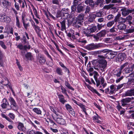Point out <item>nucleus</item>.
I'll return each mask as SVG.
<instances>
[{"label":"nucleus","instance_id":"obj_1","mask_svg":"<svg viewBox=\"0 0 134 134\" xmlns=\"http://www.w3.org/2000/svg\"><path fill=\"white\" fill-rule=\"evenodd\" d=\"M104 44L102 43H92L87 45L85 47V48L88 50L91 51L100 48L104 47Z\"/></svg>","mask_w":134,"mask_h":134},{"label":"nucleus","instance_id":"obj_2","mask_svg":"<svg viewBox=\"0 0 134 134\" xmlns=\"http://www.w3.org/2000/svg\"><path fill=\"white\" fill-rule=\"evenodd\" d=\"M106 34L105 30H103L96 34V35H94L93 37L97 41L99 40H101V38L104 37Z\"/></svg>","mask_w":134,"mask_h":134},{"label":"nucleus","instance_id":"obj_3","mask_svg":"<svg viewBox=\"0 0 134 134\" xmlns=\"http://www.w3.org/2000/svg\"><path fill=\"white\" fill-rule=\"evenodd\" d=\"M37 59L38 63L41 65L45 64L46 62V58L43 54L39 53L36 56Z\"/></svg>","mask_w":134,"mask_h":134},{"label":"nucleus","instance_id":"obj_4","mask_svg":"<svg viewBox=\"0 0 134 134\" xmlns=\"http://www.w3.org/2000/svg\"><path fill=\"white\" fill-rule=\"evenodd\" d=\"M107 62L104 59H101L99 60V64H98V67L102 71H104V69L107 66Z\"/></svg>","mask_w":134,"mask_h":134},{"label":"nucleus","instance_id":"obj_5","mask_svg":"<svg viewBox=\"0 0 134 134\" xmlns=\"http://www.w3.org/2000/svg\"><path fill=\"white\" fill-rule=\"evenodd\" d=\"M126 58V55L125 53H120L116 57V61L119 62L124 60Z\"/></svg>","mask_w":134,"mask_h":134},{"label":"nucleus","instance_id":"obj_6","mask_svg":"<svg viewBox=\"0 0 134 134\" xmlns=\"http://www.w3.org/2000/svg\"><path fill=\"white\" fill-rule=\"evenodd\" d=\"M117 54V52H114L112 50H110L109 52L106 54L105 55L107 58L109 59H111L114 58Z\"/></svg>","mask_w":134,"mask_h":134},{"label":"nucleus","instance_id":"obj_7","mask_svg":"<svg viewBox=\"0 0 134 134\" xmlns=\"http://www.w3.org/2000/svg\"><path fill=\"white\" fill-rule=\"evenodd\" d=\"M1 5L4 8H7L11 5V3L7 0H1Z\"/></svg>","mask_w":134,"mask_h":134},{"label":"nucleus","instance_id":"obj_8","mask_svg":"<svg viewBox=\"0 0 134 134\" xmlns=\"http://www.w3.org/2000/svg\"><path fill=\"white\" fill-rule=\"evenodd\" d=\"M66 109L73 116H75V112L74 111L73 109L71 106L69 104H67L65 105Z\"/></svg>","mask_w":134,"mask_h":134},{"label":"nucleus","instance_id":"obj_9","mask_svg":"<svg viewBox=\"0 0 134 134\" xmlns=\"http://www.w3.org/2000/svg\"><path fill=\"white\" fill-rule=\"evenodd\" d=\"M122 12V14L123 16H125L128 15L130 13H132V10L130 9L124 8L121 9Z\"/></svg>","mask_w":134,"mask_h":134},{"label":"nucleus","instance_id":"obj_10","mask_svg":"<svg viewBox=\"0 0 134 134\" xmlns=\"http://www.w3.org/2000/svg\"><path fill=\"white\" fill-rule=\"evenodd\" d=\"M130 98L129 97L123 98L121 99V105L122 106H125L127 105V103H129L130 101Z\"/></svg>","mask_w":134,"mask_h":134},{"label":"nucleus","instance_id":"obj_11","mask_svg":"<svg viewBox=\"0 0 134 134\" xmlns=\"http://www.w3.org/2000/svg\"><path fill=\"white\" fill-rule=\"evenodd\" d=\"M3 103L1 104V107L3 109L7 108V107L9 105V104L7 100L4 98L3 100Z\"/></svg>","mask_w":134,"mask_h":134},{"label":"nucleus","instance_id":"obj_12","mask_svg":"<svg viewBox=\"0 0 134 134\" xmlns=\"http://www.w3.org/2000/svg\"><path fill=\"white\" fill-rule=\"evenodd\" d=\"M19 108V107L16 103L11 104L10 107L9 108H7V110L12 109L13 110L17 111Z\"/></svg>","mask_w":134,"mask_h":134},{"label":"nucleus","instance_id":"obj_13","mask_svg":"<svg viewBox=\"0 0 134 134\" xmlns=\"http://www.w3.org/2000/svg\"><path fill=\"white\" fill-rule=\"evenodd\" d=\"M57 95L59 99V102L63 104H64L66 102H67V101L65 99L64 97L63 94H58Z\"/></svg>","mask_w":134,"mask_h":134},{"label":"nucleus","instance_id":"obj_14","mask_svg":"<svg viewBox=\"0 0 134 134\" xmlns=\"http://www.w3.org/2000/svg\"><path fill=\"white\" fill-rule=\"evenodd\" d=\"M54 120L57 122V123L61 125H64L65 123V120L61 118H57L56 119H54L53 117Z\"/></svg>","mask_w":134,"mask_h":134},{"label":"nucleus","instance_id":"obj_15","mask_svg":"<svg viewBox=\"0 0 134 134\" xmlns=\"http://www.w3.org/2000/svg\"><path fill=\"white\" fill-rule=\"evenodd\" d=\"M84 7L81 4H79L76 7V12L80 13L83 12L84 10Z\"/></svg>","mask_w":134,"mask_h":134},{"label":"nucleus","instance_id":"obj_16","mask_svg":"<svg viewBox=\"0 0 134 134\" xmlns=\"http://www.w3.org/2000/svg\"><path fill=\"white\" fill-rule=\"evenodd\" d=\"M116 85H111L110 87V90L109 91V93L110 94H113L117 91Z\"/></svg>","mask_w":134,"mask_h":134},{"label":"nucleus","instance_id":"obj_17","mask_svg":"<svg viewBox=\"0 0 134 134\" xmlns=\"http://www.w3.org/2000/svg\"><path fill=\"white\" fill-rule=\"evenodd\" d=\"M124 95L125 96H134V89L127 91L125 92Z\"/></svg>","mask_w":134,"mask_h":134},{"label":"nucleus","instance_id":"obj_18","mask_svg":"<svg viewBox=\"0 0 134 134\" xmlns=\"http://www.w3.org/2000/svg\"><path fill=\"white\" fill-rule=\"evenodd\" d=\"M82 22L79 21L77 20L73 23V26L74 27L76 28L81 27L82 26Z\"/></svg>","mask_w":134,"mask_h":134},{"label":"nucleus","instance_id":"obj_19","mask_svg":"<svg viewBox=\"0 0 134 134\" xmlns=\"http://www.w3.org/2000/svg\"><path fill=\"white\" fill-rule=\"evenodd\" d=\"M96 115L92 117L93 120L94 121L97 123H100L101 121L98 120V119L100 118V117L98 116V115L96 112Z\"/></svg>","mask_w":134,"mask_h":134},{"label":"nucleus","instance_id":"obj_20","mask_svg":"<svg viewBox=\"0 0 134 134\" xmlns=\"http://www.w3.org/2000/svg\"><path fill=\"white\" fill-rule=\"evenodd\" d=\"M18 129L21 131L24 132L25 131V128L23 124L21 122L18 123Z\"/></svg>","mask_w":134,"mask_h":134},{"label":"nucleus","instance_id":"obj_21","mask_svg":"<svg viewBox=\"0 0 134 134\" xmlns=\"http://www.w3.org/2000/svg\"><path fill=\"white\" fill-rule=\"evenodd\" d=\"M121 16V14L120 13L118 14L115 17L114 20L115 22V25L117 23H120Z\"/></svg>","mask_w":134,"mask_h":134},{"label":"nucleus","instance_id":"obj_22","mask_svg":"<svg viewBox=\"0 0 134 134\" xmlns=\"http://www.w3.org/2000/svg\"><path fill=\"white\" fill-rule=\"evenodd\" d=\"M25 57L28 60H32L33 59V57L32 53L30 52H27L25 54Z\"/></svg>","mask_w":134,"mask_h":134},{"label":"nucleus","instance_id":"obj_23","mask_svg":"<svg viewBox=\"0 0 134 134\" xmlns=\"http://www.w3.org/2000/svg\"><path fill=\"white\" fill-rule=\"evenodd\" d=\"M91 32L89 29H87L86 30H84L83 32V34L85 35L86 36L88 37L92 36L93 35L91 34Z\"/></svg>","mask_w":134,"mask_h":134},{"label":"nucleus","instance_id":"obj_24","mask_svg":"<svg viewBox=\"0 0 134 134\" xmlns=\"http://www.w3.org/2000/svg\"><path fill=\"white\" fill-rule=\"evenodd\" d=\"M96 18V16L94 14L92 13L91 14L88 16V21L92 22Z\"/></svg>","mask_w":134,"mask_h":134},{"label":"nucleus","instance_id":"obj_25","mask_svg":"<svg viewBox=\"0 0 134 134\" xmlns=\"http://www.w3.org/2000/svg\"><path fill=\"white\" fill-rule=\"evenodd\" d=\"M118 26H116L115 24L112 28L110 29V31L111 32L113 33L114 32H118L119 29H118Z\"/></svg>","mask_w":134,"mask_h":134},{"label":"nucleus","instance_id":"obj_26","mask_svg":"<svg viewBox=\"0 0 134 134\" xmlns=\"http://www.w3.org/2000/svg\"><path fill=\"white\" fill-rule=\"evenodd\" d=\"M118 29L120 30H124L126 27L125 25L123 23H121L119 24L118 25Z\"/></svg>","mask_w":134,"mask_h":134},{"label":"nucleus","instance_id":"obj_27","mask_svg":"<svg viewBox=\"0 0 134 134\" xmlns=\"http://www.w3.org/2000/svg\"><path fill=\"white\" fill-rule=\"evenodd\" d=\"M21 42L24 44H29L28 41H27L26 37L24 35L22 36V37L20 39Z\"/></svg>","mask_w":134,"mask_h":134},{"label":"nucleus","instance_id":"obj_28","mask_svg":"<svg viewBox=\"0 0 134 134\" xmlns=\"http://www.w3.org/2000/svg\"><path fill=\"white\" fill-rule=\"evenodd\" d=\"M133 70L132 68L131 67L125 68L123 70V71L125 73L128 74L130 73Z\"/></svg>","mask_w":134,"mask_h":134},{"label":"nucleus","instance_id":"obj_29","mask_svg":"<svg viewBox=\"0 0 134 134\" xmlns=\"http://www.w3.org/2000/svg\"><path fill=\"white\" fill-rule=\"evenodd\" d=\"M65 22L66 21L65 19H63L62 22H60L62 27L61 30L62 31H63L64 30H65L66 29Z\"/></svg>","mask_w":134,"mask_h":134},{"label":"nucleus","instance_id":"obj_30","mask_svg":"<svg viewBox=\"0 0 134 134\" xmlns=\"http://www.w3.org/2000/svg\"><path fill=\"white\" fill-rule=\"evenodd\" d=\"M6 81L7 82V83L4 84V85L5 86H6L7 87H8L12 92L13 93H14V91L10 83L9 82V81L8 80H6Z\"/></svg>","mask_w":134,"mask_h":134},{"label":"nucleus","instance_id":"obj_31","mask_svg":"<svg viewBox=\"0 0 134 134\" xmlns=\"http://www.w3.org/2000/svg\"><path fill=\"white\" fill-rule=\"evenodd\" d=\"M105 13L103 11H99L95 15L96 17L97 16L98 17H100L104 16V15Z\"/></svg>","mask_w":134,"mask_h":134},{"label":"nucleus","instance_id":"obj_32","mask_svg":"<svg viewBox=\"0 0 134 134\" xmlns=\"http://www.w3.org/2000/svg\"><path fill=\"white\" fill-rule=\"evenodd\" d=\"M91 9L90 7L88 6H87L86 8L85 11V14L86 15H87L88 14L89 15L91 14V12H90Z\"/></svg>","mask_w":134,"mask_h":134},{"label":"nucleus","instance_id":"obj_33","mask_svg":"<svg viewBox=\"0 0 134 134\" xmlns=\"http://www.w3.org/2000/svg\"><path fill=\"white\" fill-rule=\"evenodd\" d=\"M84 17V14L81 13L79 14L77 18V20L80 21L83 20Z\"/></svg>","mask_w":134,"mask_h":134},{"label":"nucleus","instance_id":"obj_34","mask_svg":"<svg viewBox=\"0 0 134 134\" xmlns=\"http://www.w3.org/2000/svg\"><path fill=\"white\" fill-rule=\"evenodd\" d=\"M65 86L69 89L72 91H74V89L72 87L70 84L67 81L65 82Z\"/></svg>","mask_w":134,"mask_h":134},{"label":"nucleus","instance_id":"obj_35","mask_svg":"<svg viewBox=\"0 0 134 134\" xmlns=\"http://www.w3.org/2000/svg\"><path fill=\"white\" fill-rule=\"evenodd\" d=\"M56 72L59 75H62L63 74V73L62 69L59 67L57 68Z\"/></svg>","mask_w":134,"mask_h":134},{"label":"nucleus","instance_id":"obj_36","mask_svg":"<svg viewBox=\"0 0 134 134\" xmlns=\"http://www.w3.org/2000/svg\"><path fill=\"white\" fill-rule=\"evenodd\" d=\"M32 110L37 114H41V111L39 108H35L33 109Z\"/></svg>","mask_w":134,"mask_h":134},{"label":"nucleus","instance_id":"obj_37","mask_svg":"<svg viewBox=\"0 0 134 134\" xmlns=\"http://www.w3.org/2000/svg\"><path fill=\"white\" fill-rule=\"evenodd\" d=\"M122 72V70L121 69L119 70L116 71L114 74L115 76H117V77H120Z\"/></svg>","mask_w":134,"mask_h":134},{"label":"nucleus","instance_id":"obj_38","mask_svg":"<svg viewBox=\"0 0 134 134\" xmlns=\"http://www.w3.org/2000/svg\"><path fill=\"white\" fill-rule=\"evenodd\" d=\"M1 116L3 118L7 120L10 122H12V120L8 117L5 114L1 113Z\"/></svg>","mask_w":134,"mask_h":134},{"label":"nucleus","instance_id":"obj_39","mask_svg":"<svg viewBox=\"0 0 134 134\" xmlns=\"http://www.w3.org/2000/svg\"><path fill=\"white\" fill-rule=\"evenodd\" d=\"M89 29L91 33H93L96 31L97 29V27L96 26L94 25L91 26Z\"/></svg>","mask_w":134,"mask_h":134},{"label":"nucleus","instance_id":"obj_40","mask_svg":"<svg viewBox=\"0 0 134 134\" xmlns=\"http://www.w3.org/2000/svg\"><path fill=\"white\" fill-rule=\"evenodd\" d=\"M36 32L38 35H39V33L41 31V30L40 29V27L37 25L35 26V27H34Z\"/></svg>","mask_w":134,"mask_h":134},{"label":"nucleus","instance_id":"obj_41","mask_svg":"<svg viewBox=\"0 0 134 134\" xmlns=\"http://www.w3.org/2000/svg\"><path fill=\"white\" fill-rule=\"evenodd\" d=\"M62 13L60 10H58L57 11V13L55 14V15L57 18H58L61 17L62 15Z\"/></svg>","mask_w":134,"mask_h":134},{"label":"nucleus","instance_id":"obj_42","mask_svg":"<svg viewBox=\"0 0 134 134\" xmlns=\"http://www.w3.org/2000/svg\"><path fill=\"white\" fill-rule=\"evenodd\" d=\"M16 25L19 28H20L21 27V26L20 25L19 20L18 18V16H16Z\"/></svg>","mask_w":134,"mask_h":134},{"label":"nucleus","instance_id":"obj_43","mask_svg":"<svg viewBox=\"0 0 134 134\" xmlns=\"http://www.w3.org/2000/svg\"><path fill=\"white\" fill-rule=\"evenodd\" d=\"M62 92L64 94L68 95L66 90L62 85L60 86Z\"/></svg>","mask_w":134,"mask_h":134},{"label":"nucleus","instance_id":"obj_44","mask_svg":"<svg viewBox=\"0 0 134 134\" xmlns=\"http://www.w3.org/2000/svg\"><path fill=\"white\" fill-rule=\"evenodd\" d=\"M44 54L47 56L49 58L51 59V60H53V59L51 56L49 54L48 52L46 50H44L43 51Z\"/></svg>","mask_w":134,"mask_h":134},{"label":"nucleus","instance_id":"obj_45","mask_svg":"<svg viewBox=\"0 0 134 134\" xmlns=\"http://www.w3.org/2000/svg\"><path fill=\"white\" fill-rule=\"evenodd\" d=\"M115 22L114 20L110 21L108 22L107 24V26L108 27H110L114 24Z\"/></svg>","mask_w":134,"mask_h":134},{"label":"nucleus","instance_id":"obj_46","mask_svg":"<svg viewBox=\"0 0 134 134\" xmlns=\"http://www.w3.org/2000/svg\"><path fill=\"white\" fill-rule=\"evenodd\" d=\"M8 100L10 102L11 104L16 103V102L14 99L11 97H10L8 99Z\"/></svg>","mask_w":134,"mask_h":134},{"label":"nucleus","instance_id":"obj_47","mask_svg":"<svg viewBox=\"0 0 134 134\" xmlns=\"http://www.w3.org/2000/svg\"><path fill=\"white\" fill-rule=\"evenodd\" d=\"M93 77L95 80H98L97 77L99 75L98 72L96 71H94L93 72Z\"/></svg>","mask_w":134,"mask_h":134},{"label":"nucleus","instance_id":"obj_48","mask_svg":"<svg viewBox=\"0 0 134 134\" xmlns=\"http://www.w3.org/2000/svg\"><path fill=\"white\" fill-rule=\"evenodd\" d=\"M61 11V12H63L62 13L63 14L69 13V9L68 8H63Z\"/></svg>","mask_w":134,"mask_h":134},{"label":"nucleus","instance_id":"obj_49","mask_svg":"<svg viewBox=\"0 0 134 134\" xmlns=\"http://www.w3.org/2000/svg\"><path fill=\"white\" fill-rule=\"evenodd\" d=\"M80 2V0H74L73 4L77 6V5L81 4Z\"/></svg>","mask_w":134,"mask_h":134},{"label":"nucleus","instance_id":"obj_50","mask_svg":"<svg viewBox=\"0 0 134 134\" xmlns=\"http://www.w3.org/2000/svg\"><path fill=\"white\" fill-rule=\"evenodd\" d=\"M99 60L98 59L93 60L92 61V64L94 66L96 65H98V63L99 64Z\"/></svg>","mask_w":134,"mask_h":134},{"label":"nucleus","instance_id":"obj_51","mask_svg":"<svg viewBox=\"0 0 134 134\" xmlns=\"http://www.w3.org/2000/svg\"><path fill=\"white\" fill-rule=\"evenodd\" d=\"M129 63L126 62L122 65H121L120 67L121 70H122L124 68L127 66L129 65Z\"/></svg>","mask_w":134,"mask_h":134},{"label":"nucleus","instance_id":"obj_52","mask_svg":"<svg viewBox=\"0 0 134 134\" xmlns=\"http://www.w3.org/2000/svg\"><path fill=\"white\" fill-rule=\"evenodd\" d=\"M0 45L4 49H6L7 48V46L5 45L4 43L2 41H0Z\"/></svg>","mask_w":134,"mask_h":134},{"label":"nucleus","instance_id":"obj_53","mask_svg":"<svg viewBox=\"0 0 134 134\" xmlns=\"http://www.w3.org/2000/svg\"><path fill=\"white\" fill-rule=\"evenodd\" d=\"M9 116L12 120H14L15 118V115L12 113H10L8 114Z\"/></svg>","mask_w":134,"mask_h":134},{"label":"nucleus","instance_id":"obj_54","mask_svg":"<svg viewBox=\"0 0 134 134\" xmlns=\"http://www.w3.org/2000/svg\"><path fill=\"white\" fill-rule=\"evenodd\" d=\"M76 5H72L71 7V11L72 12H76Z\"/></svg>","mask_w":134,"mask_h":134},{"label":"nucleus","instance_id":"obj_55","mask_svg":"<svg viewBox=\"0 0 134 134\" xmlns=\"http://www.w3.org/2000/svg\"><path fill=\"white\" fill-rule=\"evenodd\" d=\"M23 23L24 25V26L25 29L27 30V28L28 27L30 26L29 23H28L27 24L25 23V21H23Z\"/></svg>","mask_w":134,"mask_h":134},{"label":"nucleus","instance_id":"obj_56","mask_svg":"<svg viewBox=\"0 0 134 134\" xmlns=\"http://www.w3.org/2000/svg\"><path fill=\"white\" fill-rule=\"evenodd\" d=\"M91 91L93 93L97 94L98 96H100V94L96 90L94 89L93 88H91Z\"/></svg>","mask_w":134,"mask_h":134},{"label":"nucleus","instance_id":"obj_57","mask_svg":"<svg viewBox=\"0 0 134 134\" xmlns=\"http://www.w3.org/2000/svg\"><path fill=\"white\" fill-rule=\"evenodd\" d=\"M114 6V5L113 4H110L109 5L105 6L104 8L107 9H109L111 8L112 9H113L112 8Z\"/></svg>","mask_w":134,"mask_h":134},{"label":"nucleus","instance_id":"obj_58","mask_svg":"<svg viewBox=\"0 0 134 134\" xmlns=\"http://www.w3.org/2000/svg\"><path fill=\"white\" fill-rule=\"evenodd\" d=\"M11 11L13 12V13L15 14L16 18V16H18V15H17L18 14V12L15 8H12L11 9Z\"/></svg>","mask_w":134,"mask_h":134},{"label":"nucleus","instance_id":"obj_59","mask_svg":"<svg viewBox=\"0 0 134 134\" xmlns=\"http://www.w3.org/2000/svg\"><path fill=\"white\" fill-rule=\"evenodd\" d=\"M77 42H79L81 43L84 44L86 43L87 42L86 40H84L83 39H79L77 41Z\"/></svg>","mask_w":134,"mask_h":134},{"label":"nucleus","instance_id":"obj_60","mask_svg":"<svg viewBox=\"0 0 134 134\" xmlns=\"http://www.w3.org/2000/svg\"><path fill=\"white\" fill-rule=\"evenodd\" d=\"M69 16V13L63 14V17L64 18V19H67Z\"/></svg>","mask_w":134,"mask_h":134},{"label":"nucleus","instance_id":"obj_61","mask_svg":"<svg viewBox=\"0 0 134 134\" xmlns=\"http://www.w3.org/2000/svg\"><path fill=\"white\" fill-rule=\"evenodd\" d=\"M114 17V16L113 15H109L106 16V18L108 20H110L113 19Z\"/></svg>","mask_w":134,"mask_h":134},{"label":"nucleus","instance_id":"obj_62","mask_svg":"<svg viewBox=\"0 0 134 134\" xmlns=\"http://www.w3.org/2000/svg\"><path fill=\"white\" fill-rule=\"evenodd\" d=\"M126 31L127 33H132L134 32V28L126 29Z\"/></svg>","mask_w":134,"mask_h":134},{"label":"nucleus","instance_id":"obj_63","mask_svg":"<svg viewBox=\"0 0 134 134\" xmlns=\"http://www.w3.org/2000/svg\"><path fill=\"white\" fill-rule=\"evenodd\" d=\"M112 38H107L105 39L104 41L105 42L107 43H109L111 42L112 40Z\"/></svg>","mask_w":134,"mask_h":134},{"label":"nucleus","instance_id":"obj_64","mask_svg":"<svg viewBox=\"0 0 134 134\" xmlns=\"http://www.w3.org/2000/svg\"><path fill=\"white\" fill-rule=\"evenodd\" d=\"M104 25H103L102 24H98V25H97V29H98V30H101L102 27H104Z\"/></svg>","mask_w":134,"mask_h":134}]
</instances>
